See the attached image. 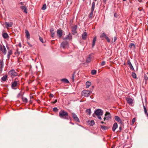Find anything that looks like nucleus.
<instances>
[{"label":"nucleus","instance_id":"obj_13","mask_svg":"<svg viewBox=\"0 0 148 148\" xmlns=\"http://www.w3.org/2000/svg\"><path fill=\"white\" fill-rule=\"evenodd\" d=\"M21 9L23 10V12L27 14V9L26 6H22L21 7Z\"/></svg>","mask_w":148,"mask_h":148},{"label":"nucleus","instance_id":"obj_7","mask_svg":"<svg viewBox=\"0 0 148 148\" xmlns=\"http://www.w3.org/2000/svg\"><path fill=\"white\" fill-rule=\"evenodd\" d=\"M95 112L97 115L101 116L103 115V111L101 110L98 109L95 111Z\"/></svg>","mask_w":148,"mask_h":148},{"label":"nucleus","instance_id":"obj_44","mask_svg":"<svg viewBox=\"0 0 148 148\" xmlns=\"http://www.w3.org/2000/svg\"><path fill=\"white\" fill-rule=\"evenodd\" d=\"M129 67H130V69L131 70H133V71L134 70V67H133V66H132V65L129 66Z\"/></svg>","mask_w":148,"mask_h":148},{"label":"nucleus","instance_id":"obj_26","mask_svg":"<svg viewBox=\"0 0 148 148\" xmlns=\"http://www.w3.org/2000/svg\"><path fill=\"white\" fill-rule=\"evenodd\" d=\"M96 40V37H94V38L92 41V47H93L95 45V42Z\"/></svg>","mask_w":148,"mask_h":148},{"label":"nucleus","instance_id":"obj_48","mask_svg":"<svg viewBox=\"0 0 148 148\" xmlns=\"http://www.w3.org/2000/svg\"><path fill=\"white\" fill-rule=\"evenodd\" d=\"M27 43L28 45H29V47H32V45L29 42H27Z\"/></svg>","mask_w":148,"mask_h":148},{"label":"nucleus","instance_id":"obj_41","mask_svg":"<svg viewBox=\"0 0 148 148\" xmlns=\"http://www.w3.org/2000/svg\"><path fill=\"white\" fill-rule=\"evenodd\" d=\"M143 108L144 109L145 113L146 114L148 113L147 112V111L146 108L144 106H143Z\"/></svg>","mask_w":148,"mask_h":148},{"label":"nucleus","instance_id":"obj_11","mask_svg":"<svg viewBox=\"0 0 148 148\" xmlns=\"http://www.w3.org/2000/svg\"><path fill=\"white\" fill-rule=\"evenodd\" d=\"M63 31L61 29H59L57 30V34L59 38H61L62 35Z\"/></svg>","mask_w":148,"mask_h":148},{"label":"nucleus","instance_id":"obj_60","mask_svg":"<svg viewBox=\"0 0 148 148\" xmlns=\"http://www.w3.org/2000/svg\"><path fill=\"white\" fill-rule=\"evenodd\" d=\"M20 3L21 4H22L23 3L22 2H21Z\"/></svg>","mask_w":148,"mask_h":148},{"label":"nucleus","instance_id":"obj_52","mask_svg":"<svg viewBox=\"0 0 148 148\" xmlns=\"http://www.w3.org/2000/svg\"><path fill=\"white\" fill-rule=\"evenodd\" d=\"M57 101V100H55V101H54V102H53V103H56V102Z\"/></svg>","mask_w":148,"mask_h":148},{"label":"nucleus","instance_id":"obj_61","mask_svg":"<svg viewBox=\"0 0 148 148\" xmlns=\"http://www.w3.org/2000/svg\"><path fill=\"white\" fill-rule=\"evenodd\" d=\"M126 0H123V1H125Z\"/></svg>","mask_w":148,"mask_h":148},{"label":"nucleus","instance_id":"obj_4","mask_svg":"<svg viewBox=\"0 0 148 148\" xmlns=\"http://www.w3.org/2000/svg\"><path fill=\"white\" fill-rule=\"evenodd\" d=\"M61 47L64 49H68L69 47V44L67 41L62 42L61 44Z\"/></svg>","mask_w":148,"mask_h":148},{"label":"nucleus","instance_id":"obj_35","mask_svg":"<svg viewBox=\"0 0 148 148\" xmlns=\"http://www.w3.org/2000/svg\"><path fill=\"white\" fill-rule=\"evenodd\" d=\"M47 7L46 5V4H44L41 8V9L42 10H45Z\"/></svg>","mask_w":148,"mask_h":148},{"label":"nucleus","instance_id":"obj_5","mask_svg":"<svg viewBox=\"0 0 148 148\" xmlns=\"http://www.w3.org/2000/svg\"><path fill=\"white\" fill-rule=\"evenodd\" d=\"M8 74L10 75L12 77L18 76V73L16 72L14 70H12L10 71L9 73Z\"/></svg>","mask_w":148,"mask_h":148},{"label":"nucleus","instance_id":"obj_47","mask_svg":"<svg viewBox=\"0 0 148 148\" xmlns=\"http://www.w3.org/2000/svg\"><path fill=\"white\" fill-rule=\"evenodd\" d=\"M53 110L55 112H57L58 110V109L57 108H53Z\"/></svg>","mask_w":148,"mask_h":148},{"label":"nucleus","instance_id":"obj_9","mask_svg":"<svg viewBox=\"0 0 148 148\" xmlns=\"http://www.w3.org/2000/svg\"><path fill=\"white\" fill-rule=\"evenodd\" d=\"M105 117L104 118V120L105 121L106 119L107 120H109L111 119L110 115L109 112H106L105 114Z\"/></svg>","mask_w":148,"mask_h":148},{"label":"nucleus","instance_id":"obj_1","mask_svg":"<svg viewBox=\"0 0 148 148\" xmlns=\"http://www.w3.org/2000/svg\"><path fill=\"white\" fill-rule=\"evenodd\" d=\"M59 116L60 118L64 119L69 120L70 117L68 116V114L67 112L64 110H61L59 113Z\"/></svg>","mask_w":148,"mask_h":148},{"label":"nucleus","instance_id":"obj_43","mask_svg":"<svg viewBox=\"0 0 148 148\" xmlns=\"http://www.w3.org/2000/svg\"><path fill=\"white\" fill-rule=\"evenodd\" d=\"M136 121V119L135 118H134L132 121V124H133Z\"/></svg>","mask_w":148,"mask_h":148},{"label":"nucleus","instance_id":"obj_18","mask_svg":"<svg viewBox=\"0 0 148 148\" xmlns=\"http://www.w3.org/2000/svg\"><path fill=\"white\" fill-rule=\"evenodd\" d=\"M12 53V52L11 50H9L8 51V54L7 55V57L8 59H9L10 58V56Z\"/></svg>","mask_w":148,"mask_h":148},{"label":"nucleus","instance_id":"obj_23","mask_svg":"<svg viewBox=\"0 0 148 148\" xmlns=\"http://www.w3.org/2000/svg\"><path fill=\"white\" fill-rule=\"evenodd\" d=\"M91 58H92L91 56V55H89L88 58L86 59V62L87 63L90 62L91 61Z\"/></svg>","mask_w":148,"mask_h":148},{"label":"nucleus","instance_id":"obj_64","mask_svg":"<svg viewBox=\"0 0 148 148\" xmlns=\"http://www.w3.org/2000/svg\"><path fill=\"white\" fill-rule=\"evenodd\" d=\"M20 45V46H21V44H20V45Z\"/></svg>","mask_w":148,"mask_h":148},{"label":"nucleus","instance_id":"obj_59","mask_svg":"<svg viewBox=\"0 0 148 148\" xmlns=\"http://www.w3.org/2000/svg\"><path fill=\"white\" fill-rule=\"evenodd\" d=\"M119 129H120V130H121V127H119Z\"/></svg>","mask_w":148,"mask_h":148},{"label":"nucleus","instance_id":"obj_21","mask_svg":"<svg viewBox=\"0 0 148 148\" xmlns=\"http://www.w3.org/2000/svg\"><path fill=\"white\" fill-rule=\"evenodd\" d=\"M115 120L118 122L121 123V119L118 116H115Z\"/></svg>","mask_w":148,"mask_h":148},{"label":"nucleus","instance_id":"obj_14","mask_svg":"<svg viewBox=\"0 0 148 148\" xmlns=\"http://www.w3.org/2000/svg\"><path fill=\"white\" fill-rule=\"evenodd\" d=\"M5 24L6 27L8 28V27H11L13 23L12 22H6L5 23Z\"/></svg>","mask_w":148,"mask_h":148},{"label":"nucleus","instance_id":"obj_58","mask_svg":"<svg viewBox=\"0 0 148 148\" xmlns=\"http://www.w3.org/2000/svg\"><path fill=\"white\" fill-rule=\"evenodd\" d=\"M73 80H74V77L73 76Z\"/></svg>","mask_w":148,"mask_h":148},{"label":"nucleus","instance_id":"obj_37","mask_svg":"<svg viewBox=\"0 0 148 148\" xmlns=\"http://www.w3.org/2000/svg\"><path fill=\"white\" fill-rule=\"evenodd\" d=\"M91 73L93 75H95L96 73V71L95 70H92Z\"/></svg>","mask_w":148,"mask_h":148},{"label":"nucleus","instance_id":"obj_30","mask_svg":"<svg viewBox=\"0 0 148 148\" xmlns=\"http://www.w3.org/2000/svg\"><path fill=\"white\" fill-rule=\"evenodd\" d=\"M95 7V3L93 2L92 3V8H91V10L93 11L94 10Z\"/></svg>","mask_w":148,"mask_h":148},{"label":"nucleus","instance_id":"obj_16","mask_svg":"<svg viewBox=\"0 0 148 148\" xmlns=\"http://www.w3.org/2000/svg\"><path fill=\"white\" fill-rule=\"evenodd\" d=\"M118 127V125L117 123H114L113 125V127H112V130L113 131H114Z\"/></svg>","mask_w":148,"mask_h":148},{"label":"nucleus","instance_id":"obj_28","mask_svg":"<svg viewBox=\"0 0 148 148\" xmlns=\"http://www.w3.org/2000/svg\"><path fill=\"white\" fill-rule=\"evenodd\" d=\"M86 112L89 115H90L91 114V110L90 109H86Z\"/></svg>","mask_w":148,"mask_h":148},{"label":"nucleus","instance_id":"obj_33","mask_svg":"<svg viewBox=\"0 0 148 148\" xmlns=\"http://www.w3.org/2000/svg\"><path fill=\"white\" fill-rule=\"evenodd\" d=\"M129 47L130 48H132L133 47L134 48L135 47V46L134 43H131L129 45Z\"/></svg>","mask_w":148,"mask_h":148},{"label":"nucleus","instance_id":"obj_32","mask_svg":"<svg viewBox=\"0 0 148 148\" xmlns=\"http://www.w3.org/2000/svg\"><path fill=\"white\" fill-rule=\"evenodd\" d=\"M101 127L102 129H103L104 130H106L108 129V127L105 126L101 125Z\"/></svg>","mask_w":148,"mask_h":148},{"label":"nucleus","instance_id":"obj_57","mask_svg":"<svg viewBox=\"0 0 148 148\" xmlns=\"http://www.w3.org/2000/svg\"><path fill=\"white\" fill-rule=\"evenodd\" d=\"M146 115H147V117L148 118V113H147V114H146Z\"/></svg>","mask_w":148,"mask_h":148},{"label":"nucleus","instance_id":"obj_29","mask_svg":"<svg viewBox=\"0 0 148 148\" xmlns=\"http://www.w3.org/2000/svg\"><path fill=\"white\" fill-rule=\"evenodd\" d=\"M61 81L63 82L66 83H68L69 82V81L66 79H61Z\"/></svg>","mask_w":148,"mask_h":148},{"label":"nucleus","instance_id":"obj_20","mask_svg":"<svg viewBox=\"0 0 148 148\" xmlns=\"http://www.w3.org/2000/svg\"><path fill=\"white\" fill-rule=\"evenodd\" d=\"M7 76L5 75L3 76L1 78V81L2 82L5 81L7 79Z\"/></svg>","mask_w":148,"mask_h":148},{"label":"nucleus","instance_id":"obj_54","mask_svg":"<svg viewBox=\"0 0 148 148\" xmlns=\"http://www.w3.org/2000/svg\"><path fill=\"white\" fill-rule=\"evenodd\" d=\"M138 1L139 2H141V1H142L141 0H138Z\"/></svg>","mask_w":148,"mask_h":148},{"label":"nucleus","instance_id":"obj_27","mask_svg":"<svg viewBox=\"0 0 148 148\" xmlns=\"http://www.w3.org/2000/svg\"><path fill=\"white\" fill-rule=\"evenodd\" d=\"M3 61L1 60H0V68L1 70L2 71V69L3 68Z\"/></svg>","mask_w":148,"mask_h":148},{"label":"nucleus","instance_id":"obj_36","mask_svg":"<svg viewBox=\"0 0 148 148\" xmlns=\"http://www.w3.org/2000/svg\"><path fill=\"white\" fill-rule=\"evenodd\" d=\"M132 77L134 78H136V74L134 72H132Z\"/></svg>","mask_w":148,"mask_h":148},{"label":"nucleus","instance_id":"obj_38","mask_svg":"<svg viewBox=\"0 0 148 148\" xmlns=\"http://www.w3.org/2000/svg\"><path fill=\"white\" fill-rule=\"evenodd\" d=\"M105 38L106 40L108 42H110V39L107 36H106Z\"/></svg>","mask_w":148,"mask_h":148},{"label":"nucleus","instance_id":"obj_10","mask_svg":"<svg viewBox=\"0 0 148 148\" xmlns=\"http://www.w3.org/2000/svg\"><path fill=\"white\" fill-rule=\"evenodd\" d=\"M72 115L73 118L75 121L78 122H79V120L78 118L75 113H73Z\"/></svg>","mask_w":148,"mask_h":148},{"label":"nucleus","instance_id":"obj_15","mask_svg":"<svg viewBox=\"0 0 148 148\" xmlns=\"http://www.w3.org/2000/svg\"><path fill=\"white\" fill-rule=\"evenodd\" d=\"M71 38H72L71 35L70 33H69V35H67L65 37L63 38V39L64 40H67V39L71 40Z\"/></svg>","mask_w":148,"mask_h":148},{"label":"nucleus","instance_id":"obj_3","mask_svg":"<svg viewBox=\"0 0 148 148\" xmlns=\"http://www.w3.org/2000/svg\"><path fill=\"white\" fill-rule=\"evenodd\" d=\"M92 90H83L82 93V96L85 97H88L92 93Z\"/></svg>","mask_w":148,"mask_h":148},{"label":"nucleus","instance_id":"obj_53","mask_svg":"<svg viewBox=\"0 0 148 148\" xmlns=\"http://www.w3.org/2000/svg\"><path fill=\"white\" fill-rule=\"evenodd\" d=\"M101 123H102V124H103V123H104L103 122V121H101Z\"/></svg>","mask_w":148,"mask_h":148},{"label":"nucleus","instance_id":"obj_39","mask_svg":"<svg viewBox=\"0 0 148 148\" xmlns=\"http://www.w3.org/2000/svg\"><path fill=\"white\" fill-rule=\"evenodd\" d=\"M23 101L25 103H27V100L26 98L23 97L22 98Z\"/></svg>","mask_w":148,"mask_h":148},{"label":"nucleus","instance_id":"obj_45","mask_svg":"<svg viewBox=\"0 0 148 148\" xmlns=\"http://www.w3.org/2000/svg\"><path fill=\"white\" fill-rule=\"evenodd\" d=\"M95 124L94 121H90V124L91 125H93Z\"/></svg>","mask_w":148,"mask_h":148},{"label":"nucleus","instance_id":"obj_62","mask_svg":"<svg viewBox=\"0 0 148 148\" xmlns=\"http://www.w3.org/2000/svg\"><path fill=\"white\" fill-rule=\"evenodd\" d=\"M114 15L115 16H116L115 14H114Z\"/></svg>","mask_w":148,"mask_h":148},{"label":"nucleus","instance_id":"obj_6","mask_svg":"<svg viewBox=\"0 0 148 148\" xmlns=\"http://www.w3.org/2000/svg\"><path fill=\"white\" fill-rule=\"evenodd\" d=\"M0 51L4 55H5L6 53L7 50L5 47L1 44H0Z\"/></svg>","mask_w":148,"mask_h":148},{"label":"nucleus","instance_id":"obj_25","mask_svg":"<svg viewBox=\"0 0 148 148\" xmlns=\"http://www.w3.org/2000/svg\"><path fill=\"white\" fill-rule=\"evenodd\" d=\"M2 36L5 39L8 38V34L6 33H4L3 34Z\"/></svg>","mask_w":148,"mask_h":148},{"label":"nucleus","instance_id":"obj_24","mask_svg":"<svg viewBox=\"0 0 148 148\" xmlns=\"http://www.w3.org/2000/svg\"><path fill=\"white\" fill-rule=\"evenodd\" d=\"M50 32L51 34V36L53 37L55 34V33L53 29L52 28L50 29Z\"/></svg>","mask_w":148,"mask_h":148},{"label":"nucleus","instance_id":"obj_55","mask_svg":"<svg viewBox=\"0 0 148 148\" xmlns=\"http://www.w3.org/2000/svg\"><path fill=\"white\" fill-rule=\"evenodd\" d=\"M70 123H71V124H73H73H74V123H72L71 122H70Z\"/></svg>","mask_w":148,"mask_h":148},{"label":"nucleus","instance_id":"obj_22","mask_svg":"<svg viewBox=\"0 0 148 148\" xmlns=\"http://www.w3.org/2000/svg\"><path fill=\"white\" fill-rule=\"evenodd\" d=\"M91 83L89 81H87L86 83V88H88L91 85Z\"/></svg>","mask_w":148,"mask_h":148},{"label":"nucleus","instance_id":"obj_50","mask_svg":"<svg viewBox=\"0 0 148 148\" xmlns=\"http://www.w3.org/2000/svg\"><path fill=\"white\" fill-rule=\"evenodd\" d=\"M98 116L97 117L99 119H100V120L101 119V118L100 116Z\"/></svg>","mask_w":148,"mask_h":148},{"label":"nucleus","instance_id":"obj_51","mask_svg":"<svg viewBox=\"0 0 148 148\" xmlns=\"http://www.w3.org/2000/svg\"><path fill=\"white\" fill-rule=\"evenodd\" d=\"M54 96V95L53 94H51L50 95V97H53Z\"/></svg>","mask_w":148,"mask_h":148},{"label":"nucleus","instance_id":"obj_2","mask_svg":"<svg viewBox=\"0 0 148 148\" xmlns=\"http://www.w3.org/2000/svg\"><path fill=\"white\" fill-rule=\"evenodd\" d=\"M19 82L17 78H16L15 81L12 83V88L14 89H16L18 86L19 85Z\"/></svg>","mask_w":148,"mask_h":148},{"label":"nucleus","instance_id":"obj_63","mask_svg":"<svg viewBox=\"0 0 148 148\" xmlns=\"http://www.w3.org/2000/svg\"><path fill=\"white\" fill-rule=\"evenodd\" d=\"M114 15L115 16H116L115 14H114Z\"/></svg>","mask_w":148,"mask_h":148},{"label":"nucleus","instance_id":"obj_12","mask_svg":"<svg viewBox=\"0 0 148 148\" xmlns=\"http://www.w3.org/2000/svg\"><path fill=\"white\" fill-rule=\"evenodd\" d=\"M77 26L76 25H74L72 28V34H75L77 33Z\"/></svg>","mask_w":148,"mask_h":148},{"label":"nucleus","instance_id":"obj_19","mask_svg":"<svg viewBox=\"0 0 148 148\" xmlns=\"http://www.w3.org/2000/svg\"><path fill=\"white\" fill-rule=\"evenodd\" d=\"M25 33L27 38L28 39H29L30 38V34L29 32L27 30H25Z\"/></svg>","mask_w":148,"mask_h":148},{"label":"nucleus","instance_id":"obj_42","mask_svg":"<svg viewBox=\"0 0 148 148\" xmlns=\"http://www.w3.org/2000/svg\"><path fill=\"white\" fill-rule=\"evenodd\" d=\"M106 62L104 61H103L101 63V66H103L105 65Z\"/></svg>","mask_w":148,"mask_h":148},{"label":"nucleus","instance_id":"obj_8","mask_svg":"<svg viewBox=\"0 0 148 148\" xmlns=\"http://www.w3.org/2000/svg\"><path fill=\"white\" fill-rule=\"evenodd\" d=\"M126 100L127 103L130 105L133 104L134 102V99L130 98H127Z\"/></svg>","mask_w":148,"mask_h":148},{"label":"nucleus","instance_id":"obj_40","mask_svg":"<svg viewBox=\"0 0 148 148\" xmlns=\"http://www.w3.org/2000/svg\"><path fill=\"white\" fill-rule=\"evenodd\" d=\"M127 64L129 66L132 65L130 60H128L127 61Z\"/></svg>","mask_w":148,"mask_h":148},{"label":"nucleus","instance_id":"obj_56","mask_svg":"<svg viewBox=\"0 0 148 148\" xmlns=\"http://www.w3.org/2000/svg\"><path fill=\"white\" fill-rule=\"evenodd\" d=\"M106 0H103V1L104 2H105L106 1Z\"/></svg>","mask_w":148,"mask_h":148},{"label":"nucleus","instance_id":"obj_46","mask_svg":"<svg viewBox=\"0 0 148 148\" xmlns=\"http://www.w3.org/2000/svg\"><path fill=\"white\" fill-rule=\"evenodd\" d=\"M39 39L40 41L42 43H43V39L41 38L40 37H39Z\"/></svg>","mask_w":148,"mask_h":148},{"label":"nucleus","instance_id":"obj_17","mask_svg":"<svg viewBox=\"0 0 148 148\" xmlns=\"http://www.w3.org/2000/svg\"><path fill=\"white\" fill-rule=\"evenodd\" d=\"M87 34L86 32H84L82 34V38L83 40H86L87 38Z\"/></svg>","mask_w":148,"mask_h":148},{"label":"nucleus","instance_id":"obj_49","mask_svg":"<svg viewBox=\"0 0 148 148\" xmlns=\"http://www.w3.org/2000/svg\"><path fill=\"white\" fill-rule=\"evenodd\" d=\"M116 40V36L114 37L113 38L114 42H115V41Z\"/></svg>","mask_w":148,"mask_h":148},{"label":"nucleus","instance_id":"obj_31","mask_svg":"<svg viewBox=\"0 0 148 148\" xmlns=\"http://www.w3.org/2000/svg\"><path fill=\"white\" fill-rule=\"evenodd\" d=\"M107 36L106 34L105 33H103L100 36V37L101 38H102L103 37H104L105 38L106 36Z\"/></svg>","mask_w":148,"mask_h":148},{"label":"nucleus","instance_id":"obj_34","mask_svg":"<svg viewBox=\"0 0 148 148\" xmlns=\"http://www.w3.org/2000/svg\"><path fill=\"white\" fill-rule=\"evenodd\" d=\"M93 11L91 10L90 13L89 15V17L90 18H92L93 16Z\"/></svg>","mask_w":148,"mask_h":148}]
</instances>
